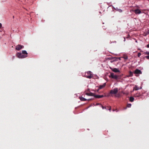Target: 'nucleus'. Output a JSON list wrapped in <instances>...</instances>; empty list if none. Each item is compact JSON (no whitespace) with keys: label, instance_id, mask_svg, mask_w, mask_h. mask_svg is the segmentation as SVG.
<instances>
[{"label":"nucleus","instance_id":"6ab92c4d","mask_svg":"<svg viewBox=\"0 0 149 149\" xmlns=\"http://www.w3.org/2000/svg\"><path fill=\"white\" fill-rule=\"evenodd\" d=\"M144 58H146L147 59H149V56H145L144 57Z\"/></svg>","mask_w":149,"mask_h":149},{"label":"nucleus","instance_id":"412c9836","mask_svg":"<svg viewBox=\"0 0 149 149\" xmlns=\"http://www.w3.org/2000/svg\"><path fill=\"white\" fill-rule=\"evenodd\" d=\"M130 75L131 76H132L133 73H132V72L130 71Z\"/></svg>","mask_w":149,"mask_h":149},{"label":"nucleus","instance_id":"9b49d317","mask_svg":"<svg viewBox=\"0 0 149 149\" xmlns=\"http://www.w3.org/2000/svg\"><path fill=\"white\" fill-rule=\"evenodd\" d=\"M142 88L141 86H140V87H139L137 85H135L134 87L133 90H134L135 91H137L139 89H141Z\"/></svg>","mask_w":149,"mask_h":149},{"label":"nucleus","instance_id":"7ed1b4c3","mask_svg":"<svg viewBox=\"0 0 149 149\" xmlns=\"http://www.w3.org/2000/svg\"><path fill=\"white\" fill-rule=\"evenodd\" d=\"M16 55L19 58H24L27 56V55H24L22 53L19 52H18Z\"/></svg>","mask_w":149,"mask_h":149},{"label":"nucleus","instance_id":"4468645a","mask_svg":"<svg viewBox=\"0 0 149 149\" xmlns=\"http://www.w3.org/2000/svg\"><path fill=\"white\" fill-rule=\"evenodd\" d=\"M105 83H104L103 85H101L99 86V89H101L104 88L106 85Z\"/></svg>","mask_w":149,"mask_h":149},{"label":"nucleus","instance_id":"39448f33","mask_svg":"<svg viewBox=\"0 0 149 149\" xmlns=\"http://www.w3.org/2000/svg\"><path fill=\"white\" fill-rule=\"evenodd\" d=\"M110 77L115 79H117L118 78V76L116 75H114L113 73H110V75L109 76Z\"/></svg>","mask_w":149,"mask_h":149},{"label":"nucleus","instance_id":"423d86ee","mask_svg":"<svg viewBox=\"0 0 149 149\" xmlns=\"http://www.w3.org/2000/svg\"><path fill=\"white\" fill-rule=\"evenodd\" d=\"M24 47V46L23 45H18L16 47L15 49L17 50H19Z\"/></svg>","mask_w":149,"mask_h":149},{"label":"nucleus","instance_id":"c85d7f7f","mask_svg":"<svg viewBox=\"0 0 149 149\" xmlns=\"http://www.w3.org/2000/svg\"><path fill=\"white\" fill-rule=\"evenodd\" d=\"M98 104H97V105H98Z\"/></svg>","mask_w":149,"mask_h":149},{"label":"nucleus","instance_id":"4be33fe9","mask_svg":"<svg viewBox=\"0 0 149 149\" xmlns=\"http://www.w3.org/2000/svg\"><path fill=\"white\" fill-rule=\"evenodd\" d=\"M115 96L116 97H119L120 96V95L119 94H117L115 95Z\"/></svg>","mask_w":149,"mask_h":149},{"label":"nucleus","instance_id":"b1692460","mask_svg":"<svg viewBox=\"0 0 149 149\" xmlns=\"http://www.w3.org/2000/svg\"><path fill=\"white\" fill-rule=\"evenodd\" d=\"M146 47L148 48H149V43L148 45H147Z\"/></svg>","mask_w":149,"mask_h":149},{"label":"nucleus","instance_id":"aec40b11","mask_svg":"<svg viewBox=\"0 0 149 149\" xmlns=\"http://www.w3.org/2000/svg\"><path fill=\"white\" fill-rule=\"evenodd\" d=\"M141 55V54L140 53H139L138 54V57H139Z\"/></svg>","mask_w":149,"mask_h":149},{"label":"nucleus","instance_id":"1a4fd4ad","mask_svg":"<svg viewBox=\"0 0 149 149\" xmlns=\"http://www.w3.org/2000/svg\"><path fill=\"white\" fill-rule=\"evenodd\" d=\"M111 69L113 72H120V71L117 68H111Z\"/></svg>","mask_w":149,"mask_h":149},{"label":"nucleus","instance_id":"0eeeda50","mask_svg":"<svg viewBox=\"0 0 149 149\" xmlns=\"http://www.w3.org/2000/svg\"><path fill=\"white\" fill-rule=\"evenodd\" d=\"M134 96L136 97H141L142 95L140 93L138 92L136 93L134 95Z\"/></svg>","mask_w":149,"mask_h":149},{"label":"nucleus","instance_id":"ddd939ff","mask_svg":"<svg viewBox=\"0 0 149 149\" xmlns=\"http://www.w3.org/2000/svg\"><path fill=\"white\" fill-rule=\"evenodd\" d=\"M113 8L116 10V11H118V12H119L120 13H121L122 12V10L120 9H119L118 8H115L114 7H113Z\"/></svg>","mask_w":149,"mask_h":149},{"label":"nucleus","instance_id":"f3484780","mask_svg":"<svg viewBox=\"0 0 149 149\" xmlns=\"http://www.w3.org/2000/svg\"><path fill=\"white\" fill-rule=\"evenodd\" d=\"M144 54L146 55H149V52H144Z\"/></svg>","mask_w":149,"mask_h":149},{"label":"nucleus","instance_id":"2eb2a0df","mask_svg":"<svg viewBox=\"0 0 149 149\" xmlns=\"http://www.w3.org/2000/svg\"><path fill=\"white\" fill-rule=\"evenodd\" d=\"M22 53L24 55H27L28 53L26 50H23L22 52Z\"/></svg>","mask_w":149,"mask_h":149},{"label":"nucleus","instance_id":"5701e85b","mask_svg":"<svg viewBox=\"0 0 149 149\" xmlns=\"http://www.w3.org/2000/svg\"><path fill=\"white\" fill-rule=\"evenodd\" d=\"M102 109H106L107 110L108 109H106V108L105 107H104L103 106H102Z\"/></svg>","mask_w":149,"mask_h":149},{"label":"nucleus","instance_id":"20e7f679","mask_svg":"<svg viewBox=\"0 0 149 149\" xmlns=\"http://www.w3.org/2000/svg\"><path fill=\"white\" fill-rule=\"evenodd\" d=\"M118 88H116L110 91V93L113 94H116L118 93Z\"/></svg>","mask_w":149,"mask_h":149},{"label":"nucleus","instance_id":"a878e982","mask_svg":"<svg viewBox=\"0 0 149 149\" xmlns=\"http://www.w3.org/2000/svg\"><path fill=\"white\" fill-rule=\"evenodd\" d=\"M1 26H2V24H1L0 23V28L1 27Z\"/></svg>","mask_w":149,"mask_h":149},{"label":"nucleus","instance_id":"f03ea898","mask_svg":"<svg viewBox=\"0 0 149 149\" xmlns=\"http://www.w3.org/2000/svg\"><path fill=\"white\" fill-rule=\"evenodd\" d=\"M86 95H87L88 96H94L95 98H100L102 97H103L104 96L103 95H93V94L91 93H86Z\"/></svg>","mask_w":149,"mask_h":149},{"label":"nucleus","instance_id":"9d476101","mask_svg":"<svg viewBox=\"0 0 149 149\" xmlns=\"http://www.w3.org/2000/svg\"><path fill=\"white\" fill-rule=\"evenodd\" d=\"M136 14H139L141 13V11L139 9H136L134 10Z\"/></svg>","mask_w":149,"mask_h":149},{"label":"nucleus","instance_id":"dca6fc26","mask_svg":"<svg viewBox=\"0 0 149 149\" xmlns=\"http://www.w3.org/2000/svg\"><path fill=\"white\" fill-rule=\"evenodd\" d=\"M134 100V98L132 97H130V101L131 102H133Z\"/></svg>","mask_w":149,"mask_h":149},{"label":"nucleus","instance_id":"bb28decb","mask_svg":"<svg viewBox=\"0 0 149 149\" xmlns=\"http://www.w3.org/2000/svg\"><path fill=\"white\" fill-rule=\"evenodd\" d=\"M124 41L125 42V37H124Z\"/></svg>","mask_w":149,"mask_h":149},{"label":"nucleus","instance_id":"cd10ccee","mask_svg":"<svg viewBox=\"0 0 149 149\" xmlns=\"http://www.w3.org/2000/svg\"><path fill=\"white\" fill-rule=\"evenodd\" d=\"M124 58H125V59H127V57H125Z\"/></svg>","mask_w":149,"mask_h":149},{"label":"nucleus","instance_id":"6e6552de","mask_svg":"<svg viewBox=\"0 0 149 149\" xmlns=\"http://www.w3.org/2000/svg\"><path fill=\"white\" fill-rule=\"evenodd\" d=\"M134 73L136 74H141L142 73L141 71L138 69H136L134 72Z\"/></svg>","mask_w":149,"mask_h":149},{"label":"nucleus","instance_id":"a211bd4d","mask_svg":"<svg viewBox=\"0 0 149 149\" xmlns=\"http://www.w3.org/2000/svg\"><path fill=\"white\" fill-rule=\"evenodd\" d=\"M131 106V104H128L127 105V107H130Z\"/></svg>","mask_w":149,"mask_h":149},{"label":"nucleus","instance_id":"393cba45","mask_svg":"<svg viewBox=\"0 0 149 149\" xmlns=\"http://www.w3.org/2000/svg\"><path fill=\"white\" fill-rule=\"evenodd\" d=\"M111 107H110L109 108V110L110 111L111 110Z\"/></svg>","mask_w":149,"mask_h":149},{"label":"nucleus","instance_id":"f8f14e48","mask_svg":"<svg viewBox=\"0 0 149 149\" xmlns=\"http://www.w3.org/2000/svg\"><path fill=\"white\" fill-rule=\"evenodd\" d=\"M79 99L80 100L82 101H85L86 100H91V99H90L87 100V99L82 97H79Z\"/></svg>","mask_w":149,"mask_h":149},{"label":"nucleus","instance_id":"f257e3e1","mask_svg":"<svg viewBox=\"0 0 149 149\" xmlns=\"http://www.w3.org/2000/svg\"><path fill=\"white\" fill-rule=\"evenodd\" d=\"M85 76L86 78L89 79H91L93 77L92 72L90 71L86 72L85 74Z\"/></svg>","mask_w":149,"mask_h":149}]
</instances>
